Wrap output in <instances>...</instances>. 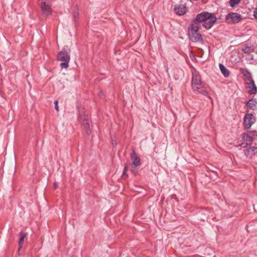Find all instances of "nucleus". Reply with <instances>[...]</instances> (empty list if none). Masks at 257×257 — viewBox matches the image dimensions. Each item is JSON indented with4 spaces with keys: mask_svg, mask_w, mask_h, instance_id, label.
<instances>
[{
    "mask_svg": "<svg viewBox=\"0 0 257 257\" xmlns=\"http://www.w3.org/2000/svg\"><path fill=\"white\" fill-rule=\"evenodd\" d=\"M217 21V18L214 14L207 12H204L198 14L194 22L197 23H201L202 26L206 29H210L212 27Z\"/></svg>",
    "mask_w": 257,
    "mask_h": 257,
    "instance_id": "f257e3e1",
    "label": "nucleus"
},
{
    "mask_svg": "<svg viewBox=\"0 0 257 257\" xmlns=\"http://www.w3.org/2000/svg\"><path fill=\"white\" fill-rule=\"evenodd\" d=\"M192 86L194 91L208 96V93L201 81V77L196 70L192 71Z\"/></svg>",
    "mask_w": 257,
    "mask_h": 257,
    "instance_id": "f03ea898",
    "label": "nucleus"
},
{
    "mask_svg": "<svg viewBox=\"0 0 257 257\" xmlns=\"http://www.w3.org/2000/svg\"><path fill=\"white\" fill-rule=\"evenodd\" d=\"M70 49L68 47L65 46L58 53L57 55L58 60L63 62L60 64L62 68L67 69L68 67L70 60Z\"/></svg>",
    "mask_w": 257,
    "mask_h": 257,
    "instance_id": "7ed1b4c3",
    "label": "nucleus"
},
{
    "mask_svg": "<svg viewBox=\"0 0 257 257\" xmlns=\"http://www.w3.org/2000/svg\"><path fill=\"white\" fill-rule=\"evenodd\" d=\"M200 26L196 22H194L188 28V35L191 41L193 42H201L202 41L201 35L199 32Z\"/></svg>",
    "mask_w": 257,
    "mask_h": 257,
    "instance_id": "20e7f679",
    "label": "nucleus"
},
{
    "mask_svg": "<svg viewBox=\"0 0 257 257\" xmlns=\"http://www.w3.org/2000/svg\"><path fill=\"white\" fill-rule=\"evenodd\" d=\"M174 10L179 16L185 15L187 12L186 0H179L174 6Z\"/></svg>",
    "mask_w": 257,
    "mask_h": 257,
    "instance_id": "39448f33",
    "label": "nucleus"
},
{
    "mask_svg": "<svg viewBox=\"0 0 257 257\" xmlns=\"http://www.w3.org/2000/svg\"><path fill=\"white\" fill-rule=\"evenodd\" d=\"M242 19V16L235 13H229L226 16V21L228 23H236L239 22Z\"/></svg>",
    "mask_w": 257,
    "mask_h": 257,
    "instance_id": "423d86ee",
    "label": "nucleus"
},
{
    "mask_svg": "<svg viewBox=\"0 0 257 257\" xmlns=\"http://www.w3.org/2000/svg\"><path fill=\"white\" fill-rule=\"evenodd\" d=\"M41 7L44 15L46 16L51 15V7L49 0H42L41 2Z\"/></svg>",
    "mask_w": 257,
    "mask_h": 257,
    "instance_id": "0eeeda50",
    "label": "nucleus"
},
{
    "mask_svg": "<svg viewBox=\"0 0 257 257\" xmlns=\"http://www.w3.org/2000/svg\"><path fill=\"white\" fill-rule=\"evenodd\" d=\"M255 119L252 114H246L244 118L243 125L246 128H249L254 122Z\"/></svg>",
    "mask_w": 257,
    "mask_h": 257,
    "instance_id": "6e6552de",
    "label": "nucleus"
},
{
    "mask_svg": "<svg viewBox=\"0 0 257 257\" xmlns=\"http://www.w3.org/2000/svg\"><path fill=\"white\" fill-rule=\"evenodd\" d=\"M246 88L250 94H255L257 92V88L253 80L246 82Z\"/></svg>",
    "mask_w": 257,
    "mask_h": 257,
    "instance_id": "1a4fd4ad",
    "label": "nucleus"
},
{
    "mask_svg": "<svg viewBox=\"0 0 257 257\" xmlns=\"http://www.w3.org/2000/svg\"><path fill=\"white\" fill-rule=\"evenodd\" d=\"M244 154L247 158H251L254 155L257 154V147H251L247 148L245 151Z\"/></svg>",
    "mask_w": 257,
    "mask_h": 257,
    "instance_id": "9d476101",
    "label": "nucleus"
},
{
    "mask_svg": "<svg viewBox=\"0 0 257 257\" xmlns=\"http://www.w3.org/2000/svg\"><path fill=\"white\" fill-rule=\"evenodd\" d=\"M131 158L132 160L133 161V164L137 167L140 165V159L137 156V153L135 152L134 150L133 151L131 155Z\"/></svg>",
    "mask_w": 257,
    "mask_h": 257,
    "instance_id": "9b49d317",
    "label": "nucleus"
},
{
    "mask_svg": "<svg viewBox=\"0 0 257 257\" xmlns=\"http://www.w3.org/2000/svg\"><path fill=\"white\" fill-rule=\"evenodd\" d=\"M246 106L252 110H254L257 108V101L255 99H250L246 103Z\"/></svg>",
    "mask_w": 257,
    "mask_h": 257,
    "instance_id": "f8f14e48",
    "label": "nucleus"
},
{
    "mask_svg": "<svg viewBox=\"0 0 257 257\" xmlns=\"http://www.w3.org/2000/svg\"><path fill=\"white\" fill-rule=\"evenodd\" d=\"M219 67L222 75L225 77H228L230 75V72L221 63L219 64Z\"/></svg>",
    "mask_w": 257,
    "mask_h": 257,
    "instance_id": "ddd939ff",
    "label": "nucleus"
},
{
    "mask_svg": "<svg viewBox=\"0 0 257 257\" xmlns=\"http://www.w3.org/2000/svg\"><path fill=\"white\" fill-rule=\"evenodd\" d=\"M257 137V132L255 131H249L246 134H244V138H252L253 140Z\"/></svg>",
    "mask_w": 257,
    "mask_h": 257,
    "instance_id": "4468645a",
    "label": "nucleus"
},
{
    "mask_svg": "<svg viewBox=\"0 0 257 257\" xmlns=\"http://www.w3.org/2000/svg\"><path fill=\"white\" fill-rule=\"evenodd\" d=\"M242 73L244 75V76L247 79L246 82H249L252 80H253L251 77V73L246 69L243 70L242 71Z\"/></svg>",
    "mask_w": 257,
    "mask_h": 257,
    "instance_id": "2eb2a0df",
    "label": "nucleus"
},
{
    "mask_svg": "<svg viewBox=\"0 0 257 257\" xmlns=\"http://www.w3.org/2000/svg\"><path fill=\"white\" fill-rule=\"evenodd\" d=\"M26 233L24 232H21L20 233V238L19 241V249L22 247L23 241L25 237L26 236Z\"/></svg>",
    "mask_w": 257,
    "mask_h": 257,
    "instance_id": "dca6fc26",
    "label": "nucleus"
},
{
    "mask_svg": "<svg viewBox=\"0 0 257 257\" xmlns=\"http://www.w3.org/2000/svg\"><path fill=\"white\" fill-rule=\"evenodd\" d=\"M242 139L245 141V144L244 145V144L242 143L240 146H242L243 147H245L246 146L249 145L251 144L253 139L252 138H247V139H244V135L242 136Z\"/></svg>",
    "mask_w": 257,
    "mask_h": 257,
    "instance_id": "f3484780",
    "label": "nucleus"
},
{
    "mask_svg": "<svg viewBox=\"0 0 257 257\" xmlns=\"http://www.w3.org/2000/svg\"><path fill=\"white\" fill-rule=\"evenodd\" d=\"M240 2V0H230L229 5L231 7L234 8Z\"/></svg>",
    "mask_w": 257,
    "mask_h": 257,
    "instance_id": "a211bd4d",
    "label": "nucleus"
},
{
    "mask_svg": "<svg viewBox=\"0 0 257 257\" xmlns=\"http://www.w3.org/2000/svg\"><path fill=\"white\" fill-rule=\"evenodd\" d=\"M242 51L244 53H248L253 51V48L251 47H245L242 49Z\"/></svg>",
    "mask_w": 257,
    "mask_h": 257,
    "instance_id": "6ab92c4d",
    "label": "nucleus"
},
{
    "mask_svg": "<svg viewBox=\"0 0 257 257\" xmlns=\"http://www.w3.org/2000/svg\"><path fill=\"white\" fill-rule=\"evenodd\" d=\"M128 170V165H125V167L123 169V172H122V177H124V176H127L126 173Z\"/></svg>",
    "mask_w": 257,
    "mask_h": 257,
    "instance_id": "aec40b11",
    "label": "nucleus"
},
{
    "mask_svg": "<svg viewBox=\"0 0 257 257\" xmlns=\"http://www.w3.org/2000/svg\"><path fill=\"white\" fill-rule=\"evenodd\" d=\"M54 104H55V109L57 111H59L58 101L57 100H55L54 101Z\"/></svg>",
    "mask_w": 257,
    "mask_h": 257,
    "instance_id": "412c9836",
    "label": "nucleus"
},
{
    "mask_svg": "<svg viewBox=\"0 0 257 257\" xmlns=\"http://www.w3.org/2000/svg\"><path fill=\"white\" fill-rule=\"evenodd\" d=\"M78 15H79V14H78V10H75L73 14L74 18L75 19H76L78 17Z\"/></svg>",
    "mask_w": 257,
    "mask_h": 257,
    "instance_id": "4be33fe9",
    "label": "nucleus"
},
{
    "mask_svg": "<svg viewBox=\"0 0 257 257\" xmlns=\"http://www.w3.org/2000/svg\"><path fill=\"white\" fill-rule=\"evenodd\" d=\"M84 125L85 128L86 129H88L89 128V124L87 121L85 122H84Z\"/></svg>",
    "mask_w": 257,
    "mask_h": 257,
    "instance_id": "5701e85b",
    "label": "nucleus"
},
{
    "mask_svg": "<svg viewBox=\"0 0 257 257\" xmlns=\"http://www.w3.org/2000/svg\"><path fill=\"white\" fill-rule=\"evenodd\" d=\"M253 15H254V17L257 19V8L254 11Z\"/></svg>",
    "mask_w": 257,
    "mask_h": 257,
    "instance_id": "b1692460",
    "label": "nucleus"
},
{
    "mask_svg": "<svg viewBox=\"0 0 257 257\" xmlns=\"http://www.w3.org/2000/svg\"><path fill=\"white\" fill-rule=\"evenodd\" d=\"M58 187V184H57V182H54V187L55 189L57 188Z\"/></svg>",
    "mask_w": 257,
    "mask_h": 257,
    "instance_id": "393cba45",
    "label": "nucleus"
},
{
    "mask_svg": "<svg viewBox=\"0 0 257 257\" xmlns=\"http://www.w3.org/2000/svg\"><path fill=\"white\" fill-rule=\"evenodd\" d=\"M112 145H113V146H115L116 145V143L115 142H113V141L112 142Z\"/></svg>",
    "mask_w": 257,
    "mask_h": 257,
    "instance_id": "a878e982",
    "label": "nucleus"
}]
</instances>
